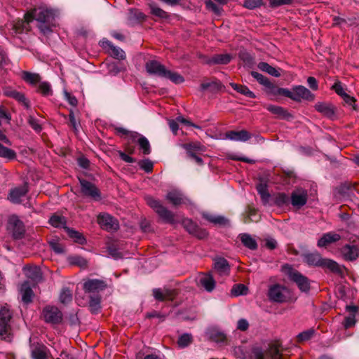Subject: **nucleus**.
Returning <instances> with one entry per match:
<instances>
[{
  "mask_svg": "<svg viewBox=\"0 0 359 359\" xmlns=\"http://www.w3.org/2000/svg\"><path fill=\"white\" fill-rule=\"evenodd\" d=\"M55 18L53 10L46 7H39L33 9L27 13V19L28 21L36 20L39 22V29L44 34H47L51 32L52 22Z\"/></svg>",
  "mask_w": 359,
  "mask_h": 359,
  "instance_id": "obj_1",
  "label": "nucleus"
},
{
  "mask_svg": "<svg viewBox=\"0 0 359 359\" xmlns=\"http://www.w3.org/2000/svg\"><path fill=\"white\" fill-rule=\"evenodd\" d=\"M280 346L278 341H275L271 342L264 351L259 347L253 348L250 353V359H281Z\"/></svg>",
  "mask_w": 359,
  "mask_h": 359,
  "instance_id": "obj_2",
  "label": "nucleus"
},
{
  "mask_svg": "<svg viewBox=\"0 0 359 359\" xmlns=\"http://www.w3.org/2000/svg\"><path fill=\"white\" fill-rule=\"evenodd\" d=\"M267 297L272 302L285 303L291 299V292L287 287L276 283L269 287Z\"/></svg>",
  "mask_w": 359,
  "mask_h": 359,
  "instance_id": "obj_3",
  "label": "nucleus"
},
{
  "mask_svg": "<svg viewBox=\"0 0 359 359\" xmlns=\"http://www.w3.org/2000/svg\"><path fill=\"white\" fill-rule=\"evenodd\" d=\"M145 200L147 205L151 207L163 221L168 223L174 222V214L164 207L158 200L150 196H146Z\"/></svg>",
  "mask_w": 359,
  "mask_h": 359,
  "instance_id": "obj_4",
  "label": "nucleus"
},
{
  "mask_svg": "<svg viewBox=\"0 0 359 359\" xmlns=\"http://www.w3.org/2000/svg\"><path fill=\"white\" fill-rule=\"evenodd\" d=\"M6 229L15 239L21 238L25 233V224L16 215H11L8 217Z\"/></svg>",
  "mask_w": 359,
  "mask_h": 359,
  "instance_id": "obj_5",
  "label": "nucleus"
},
{
  "mask_svg": "<svg viewBox=\"0 0 359 359\" xmlns=\"http://www.w3.org/2000/svg\"><path fill=\"white\" fill-rule=\"evenodd\" d=\"M340 254L346 261H355L359 257V245L353 240L341 248Z\"/></svg>",
  "mask_w": 359,
  "mask_h": 359,
  "instance_id": "obj_6",
  "label": "nucleus"
},
{
  "mask_svg": "<svg viewBox=\"0 0 359 359\" xmlns=\"http://www.w3.org/2000/svg\"><path fill=\"white\" fill-rule=\"evenodd\" d=\"M79 180L81 192L84 196L96 201L101 199L100 191L94 184L84 179L79 178Z\"/></svg>",
  "mask_w": 359,
  "mask_h": 359,
  "instance_id": "obj_7",
  "label": "nucleus"
},
{
  "mask_svg": "<svg viewBox=\"0 0 359 359\" xmlns=\"http://www.w3.org/2000/svg\"><path fill=\"white\" fill-rule=\"evenodd\" d=\"M43 317L48 323L58 324L62 320V313L57 307L48 306L43 310Z\"/></svg>",
  "mask_w": 359,
  "mask_h": 359,
  "instance_id": "obj_8",
  "label": "nucleus"
},
{
  "mask_svg": "<svg viewBox=\"0 0 359 359\" xmlns=\"http://www.w3.org/2000/svg\"><path fill=\"white\" fill-rule=\"evenodd\" d=\"M12 313L7 305L3 306L0 309V336L8 333L11 325L10 321Z\"/></svg>",
  "mask_w": 359,
  "mask_h": 359,
  "instance_id": "obj_9",
  "label": "nucleus"
},
{
  "mask_svg": "<svg viewBox=\"0 0 359 359\" xmlns=\"http://www.w3.org/2000/svg\"><path fill=\"white\" fill-rule=\"evenodd\" d=\"M97 222L102 229L106 230H116L118 229V222L109 214H100L97 217Z\"/></svg>",
  "mask_w": 359,
  "mask_h": 359,
  "instance_id": "obj_10",
  "label": "nucleus"
},
{
  "mask_svg": "<svg viewBox=\"0 0 359 359\" xmlns=\"http://www.w3.org/2000/svg\"><path fill=\"white\" fill-rule=\"evenodd\" d=\"M291 203L297 208L304 206L308 200V192L304 189H297L291 194Z\"/></svg>",
  "mask_w": 359,
  "mask_h": 359,
  "instance_id": "obj_11",
  "label": "nucleus"
},
{
  "mask_svg": "<svg viewBox=\"0 0 359 359\" xmlns=\"http://www.w3.org/2000/svg\"><path fill=\"white\" fill-rule=\"evenodd\" d=\"M107 287L104 281L99 279H88L83 283V290L88 293H98Z\"/></svg>",
  "mask_w": 359,
  "mask_h": 359,
  "instance_id": "obj_12",
  "label": "nucleus"
},
{
  "mask_svg": "<svg viewBox=\"0 0 359 359\" xmlns=\"http://www.w3.org/2000/svg\"><path fill=\"white\" fill-rule=\"evenodd\" d=\"M290 278L293 280L303 291L306 292L309 290V283L306 277L302 276L300 273L295 270H290L289 272Z\"/></svg>",
  "mask_w": 359,
  "mask_h": 359,
  "instance_id": "obj_13",
  "label": "nucleus"
},
{
  "mask_svg": "<svg viewBox=\"0 0 359 359\" xmlns=\"http://www.w3.org/2000/svg\"><path fill=\"white\" fill-rule=\"evenodd\" d=\"M314 99V95L303 86H294V97L292 100L300 102L302 100L311 101Z\"/></svg>",
  "mask_w": 359,
  "mask_h": 359,
  "instance_id": "obj_14",
  "label": "nucleus"
},
{
  "mask_svg": "<svg viewBox=\"0 0 359 359\" xmlns=\"http://www.w3.org/2000/svg\"><path fill=\"white\" fill-rule=\"evenodd\" d=\"M28 191V187L26 184L15 187L10 191L8 199L13 203H20L22 201V198L25 196Z\"/></svg>",
  "mask_w": 359,
  "mask_h": 359,
  "instance_id": "obj_15",
  "label": "nucleus"
},
{
  "mask_svg": "<svg viewBox=\"0 0 359 359\" xmlns=\"http://www.w3.org/2000/svg\"><path fill=\"white\" fill-rule=\"evenodd\" d=\"M4 94L6 97H12L15 99L16 101L22 104L26 108L29 107V103L27 99L25 97V95L22 93L17 91L16 90L11 88L6 87L4 88Z\"/></svg>",
  "mask_w": 359,
  "mask_h": 359,
  "instance_id": "obj_16",
  "label": "nucleus"
},
{
  "mask_svg": "<svg viewBox=\"0 0 359 359\" xmlns=\"http://www.w3.org/2000/svg\"><path fill=\"white\" fill-rule=\"evenodd\" d=\"M166 199L174 205L187 204L189 200L179 190L174 189L166 195Z\"/></svg>",
  "mask_w": 359,
  "mask_h": 359,
  "instance_id": "obj_17",
  "label": "nucleus"
},
{
  "mask_svg": "<svg viewBox=\"0 0 359 359\" xmlns=\"http://www.w3.org/2000/svg\"><path fill=\"white\" fill-rule=\"evenodd\" d=\"M145 67L148 73L160 77H163L166 72L165 66L156 60L148 61L145 65Z\"/></svg>",
  "mask_w": 359,
  "mask_h": 359,
  "instance_id": "obj_18",
  "label": "nucleus"
},
{
  "mask_svg": "<svg viewBox=\"0 0 359 359\" xmlns=\"http://www.w3.org/2000/svg\"><path fill=\"white\" fill-rule=\"evenodd\" d=\"M48 353L49 350L42 344H32L31 346L32 359H47Z\"/></svg>",
  "mask_w": 359,
  "mask_h": 359,
  "instance_id": "obj_19",
  "label": "nucleus"
},
{
  "mask_svg": "<svg viewBox=\"0 0 359 359\" xmlns=\"http://www.w3.org/2000/svg\"><path fill=\"white\" fill-rule=\"evenodd\" d=\"M175 295V292L173 290L167 288H156L153 290V296L158 301L172 300Z\"/></svg>",
  "mask_w": 359,
  "mask_h": 359,
  "instance_id": "obj_20",
  "label": "nucleus"
},
{
  "mask_svg": "<svg viewBox=\"0 0 359 359\" xmlns=\"http://www.w3.org/2000/svg\"><path fill=\"white\" fill-rule=\"evenodd\" d=\"M198 285L210 292L215 289V280L210 274H202L198 278Z\"/></svg>",
  "mask_w": 359,
  "mask_h": 359,
  "instance_id": "obj_21",
  "label": "nucleus"
},
{
  "mask_svg": "<svg viewBox=\"0 0 359 359\" xmlns=\"http://www.w3.org/2000/svg\"><path fill=\"white\" fill-rule=\"evenodd\" d=\"M250 134L245 130L240 131L230 130L226 133L225 138L236 142H245L250 138Z\"/></svg>",
  "mask_w": 359,
  "mask_h": 359,
  "instance_id": "obj_22",
  "label": "nucleus"
},
{
  "mask_svg": "<svg viewBox=\"0 0 359 359\" xmlns=\"http://www.w3.org/2000/svg\"><path fill=\"white\" fill-rule=\"evenodd\" d=\"M101 43L103 48H109L108 51L112 57L118 60L125 59V52L121 48L113 46L108 40H102Z\"/></svg>",
  "mask_w": 359,
  "mask_h": 359,
  "instance_id": "obj_23",
  "label": "nucleus"
},
{
  "mask_svg": "<svg viewBox=\"0 0 359 359\" xmlns=\"http://www.w3.org/2000/svg\"><path fill=\"white\" fill-rule=\"evenodd\" d=\"M315 109L324 116L333 118L335 116L334 106L328 102H318L315 105Z\"/></svg>",
  "mask_w": 359,
  "mask_h": 359,
  "instance_id": "obj_24",
  "label": "nucleus"
},
{
  "mask_svg": "<svg viewBox=\"0 0 359 359\" xmlns=\"http://www.w3.org/2000/svg\"><path fill=\"white\" fill-rule=\"evenodd\" d=\"M202 215L204 219L214 225L225 226L229 224V219L221 215H216L209 212H203Z\"/></svg>",
  "mask_w": 359,
  "mask_h": 359,
  "instance_id": "obj_25",
  "label": "nucleus"
},
{
  "mask_svg": "<svg viewBox=\"0 0 359 359\" xmlns=\"http://www.w3.org/2000/svg\"><path fill=\"white\" fill-rule=\"evenodd\" d=\"M214 269L220 276L228 275L230 271L228 262L221 257L215 259Z\"/></svg>",
  "mask_w": 359,
  "mask_h": 359,
  "instance_id": "obj_26",
  "label": "nucleus"
},
{
  "mask_svg": "<svg viewBox=\"0 0 359 359\" xmlns=\"http://www.w3.org/2000/svg\"><path fill=\"white\" fill-rule=\"evenodd\" d=\"M341 239V236L334 232H328L318 240V246L320 248L325 247L327 245L335 243Z\"/></svg>",
  "mask_w": 359,
  "mask_h": 359,
  "instance_id": "obj_27",
  "label": "nucleus"
},
{
  "mask_svg": "<svg viewBox=\"0 0 359 359\" xmlns=\"http://www.w3.org/2000/svg\"><path fill=\"white\" fill-rule=\"evenodd\" d=\"M265 108L270 111L271 114L275 115L277 118H285L287 119L292 116L290 114L287 112L286 109H285L283 107L273 105V104H268L265 106Z\"/></svg>",
  "mask_w": 359,
  "mask_h": 359,
  "instance_id": "obj_28",
  "label": "nucleus"
},
{
  "mask_svg": "<svg viewBox=\"0 0 359 359\" xmlns=\"http://www.w3.org/2000/svg\"><path fill=\"white\" fill-rule=\"evenodd\" d=\"M219 5H217L212 0H205V5L208 11H212L215 14L219 15L223 11L220 6H224L227 4V0H215Z\"/></svg>",
  "mask_w": 359,
  "mask_h": 359,
  "instance_id": "obj_29",
  "label": "nucleus"
},
{
  "mask_svg": "<svg viewBox=\"0 0 359 359\" xmlns=\"http://www.w3.org/2000/svg\"><path fill=\"white\" fill-rule=\"evenodd\" d=\"M20 292L24 303L29 304L32 301L34 293L28 282L26 281L21 285Z\"/></svg>",
  "mask_w": 359,
  "mask_h": 359,
  "instance_id": "obj_30",
  "label": "nucleus"
},
{
  "mask_svg": "<svg viewBox=\"0 0 359 359\" xmlns=\"http://www.w3.org/2000/svg\"><path fill=\"white\" fill-rule=\"evenodd\" d=\"M24 272L26 276L34 282H39L41 279V269L38 266H25Z\"/></svg>",
  "mask_w": 359,
  "mask_h": 359,
  "instance_id": "obj_31",
  "label": "nucleus"
},
{
  "mask_svg": "<svg viewBox=\"0 0 359 359\" xmlns=\"http://www.w3.org/2000/svg\"><path fill=\"white\" fill-rule=\"evenodd\" d=\"M27 13L25 15V20H18L13 25V30L15 34H20L24 32H27L29 29V23L32 21H28L27 19Z\"/></svg>",
  "mask_w": 359,
  "mask_h": 359,
  "instance_id": "obj_32",
  "label": "nucleus"
},
{
  "mask_svg": "<svg viewBox=\"0 0 359 359\" xmlns=\"http://www.w3.org/2000/svg\"><path fill=\"white\" fill-rule=\"evenodd\" d=\"M231 60V56L229 54H219L215 55L211 57L208 61L207 63L209 65H215V64H221L226 65L228 64Z\"/></svg>",
  "mask_w": 359,
  "mask_h": 359,
  "instance_id": "obj_33",
  "label": "nucleus"
},
{
  "mask_svg": "<svg viewBox=\"0 0 359 359\" xmlns=\"http://www.w3.org/2000/svg\"><path fill=\"white\" fill-rule=\"evenodd\" d=\"M239 237L242 243L246 248L252 250H256L257 248V241L250 234L241 233L239 235Z\"/></svg>",
  "mask_w": 359,
  "mask_h": 359,
  "instance_id": "obj_34",
  "label": "nucleus"
},
{
  "mask_svg": "<svg viewBox=\"0 0 359 359\" xmlns=\"http://www.w3.org/2000/svg\"><path fill=\"white\" fill-rule=\"evenodd\" d=\"M221 88H222V84L217 79H214L210 81H203L201 84V88L202 90H209L210 92H217V91L219 90Z\"/></svg>",
  "mask_w": 359,
  "mask_h": 359,
  "instance_id": "obj_35",
  "label": "nucleus"
},
{
  "mask_svg": "<svg viewBox=\"0 0 359 359\" xmlns=\"http://www.w3.org/2000/svg\"><path fill=\"white\" fill-rule=\"evenodd\" d=\"M304 259L309 265L321 266L323 259L318 253H310L305 255Z\"/></svg>",
  "mask_w": 359,
  "mask_h": 359,
  "instance_id": "obj_36",
  "label": "nucleus"
},
{
  "mask_svg": "<svg viewBox=\"0 0 359 359\" xmlns=\"http://www.w3.org/2000/svg\"><path fill=\"white\" fill-rule=\"evenodd\" d=\"M321 267L328 269L331 271L336 273H341V269L340 266L336 262L332 259H323L321 264Z\"/></svg>",
  "mask_w": 359,
  "mask_h": 359,
  "instance_id": "obj_37",
  "label": "nucleus"
},
{
  "mask_svg": "<svg viewBox=\"0 0 359 359\" xmlns=\"http://www.w3.org/2000/svg\"><path fill=\"white\" fill-rule=\"evenodd\" d=\"M230 85L238 93H239L249 98H255V93L252 91H251L247 86H243V85H239V84L234 83H231Z\"/></svg>",
  "mask_w": 359,
  "mask_h": 359,
  "instance_id": "obj_38",
  "label": "nucleus"
},
{
  "mask_svg": "<svg viewBox=\"0 0 359 359\" xmlns=\"http://www.w3.org/2000/svg\"><path fill=\"white\" fill-rule=\"evenodd\" d=\"M257 191L258 194L260 195L261 199L264 205L267 204L271 198V195L269 194L267 187L264 184L259 183L257 185Z\"/></svg>",
  "mask_w": 359,
  "mask_h": 359,
  "instance_id": "obj_39",
  "label": "nucleus"
},
{
  "mask_svg": "<svg viewBox=\"0 0 359 359\" xmlns=\"http://www.w3.org/2000/svg\"><path fill=\"white\" fill-rule=\"evenodd\" d=\"M258 68L269 74L275 76V77H279L280 76V74L278 69H276L275 67L271 66L266 62H261L258 64Z\"/></svg>",
  "mask_w": 359,
  "mask_h": 359,
  "instance_id": "obj_40",
  "label": "nucleus"
},
{
  "mask_svg": "<svg viewBox=\"0 0 359 359\" xmlns=\"http://www.w3.org/2000/svg\"><path fill=\"white\" fill-rule=\"evenodd\" d=\"M184 148L186 149L189 155L192 154H196V153L203 152L205 151V147L200 142H194L186 144Z\"/></svg>",
  "mask_w": 359,
  "mask_h": 359,
  "instance_id": "obj_41",
  "label": "nucleus"
},
{
  "mask_svg": "<svg viewBox=\"0 0 359 359\" xmlns=\"http://www.w3.org/2000/svg\"><path fill=\"white\" fill-rule=\"evenodd\" d=\"M101 297L98 294H93L90 297L89 308L92 313H96L100 309Z\"/></svg>",
  "mask_w": 359,
  "mask_h": 359,
  "instance_id": "obj_42",
  "label": "nucleus"
},
{
  "mask_svg": "<svg viewBox=\"0 0 359 359\" xmlns=\"http://www.w3.org/2000/svg\"><path fill=\"white\" fill-rule=\"evenodd\" d=\"M290 198L285 193H278L273 196V204L278 207H283L289 203Z\"/></svg>",
  "mask_w": 359,
  "mask_h": 359,
  "instance_id": "obj_43",
  "label": "nucleus"
},
{
  "mask_svg": "<svg viewBox=\"0 0 359 359\" xmlns=\"http://www.w3.org/2000/svg\"><path fill=\"white\" fill-rule=\"evenodd\" d=\"M49 223L56 228L65 227L66 219L60 215L54 214L49 219Z\"/></svg>",
  "mask_w": 359,
  "mask_h": 359,
  "instance_id": "obj_44",
  "label": "nucleus"
},
{
  "mask_svg": "<svg viewBox=\"0 0 359 359\" xmlns=\"http://www.w3.org/2000/svg\"><path fill=\"white\" fill-rule=\"evenodd\" d=\"M208 334L210 337L216 342H224L226 338V334L224 332L215 328L210 330Z\"/></svg>",
  "mask_w": 359,
  "mask_h": 359,
  "instance_id": "obj_45",
  "label": "nucleus"
},
{
  "mask_svg": "<svg viewBox=\"0 0 359 359\" xmlns=\"http://www.w3.org/2000/svg\"><path fill=\"white\" fill-rule=\"evenodd\" d=\"M163 78L168 79L176 84L182 83L184 81L183 76H182L180 74L177 72H172L168 69H166Z\"/></svg>",
  "mask_w": 359,
  "mask_h": 359,
  "instance_id": "obj_46",
  "label": "nucleus"
},
{
  "mask_svg": "<svg viewBox=\"0 0 359 359\" xmlns=\"http://www.w3.org/2000/svg\"><path fill=\"white\" fill-rule=\"evenodd\" d=\"M0 157L12 160L15 158L16 153L15 151L4 147L0 143Z\"/></svg>",
  "mask_w": 359,
  "mask_h": 359,
  "instance_id": "obj_47",
  "label": "nucleus"
},
{
  "mask_svg": "<svg viewBox=\"0 0 359 359\" xmlns=\"http://www.w3.org/2000/svg\"><path fill=\"white\" fill-rule=\"evenodd\" d=\"M149 8L151 9V14L159 18L165 19L168 17V13L158 7L156 4H149Z\"/></svg>",
  "mask_w": 359,
  "mask_h": 359,
  "instance_id": "obj_48",
  "label": "nucleus"
},
{
  "mask_svg": "<svg viewBox=\"0 0 359 359\" xmlns=\"http://www.w3.org/2000/svg\"><path fill=\"white\" fill-rule=\"evenodd\" d=\"M22 79L30 84H36L40 81V76L38 74L24 72L22 73Z\"/></svg>",
  "mask_w": 359,
  "mask_h": 359,
  "instance_id": "obj_49",
  "label": "nucleus"
},
{
  "mask_svg": "<svg viewBox=\"0 0 359 359\" xmlns=\"http://www.w3.org/2000/svg\"><path fill=\"white\" fill-rule=\"evenodd\" d=\"M138 136H140V137L138 138L137 142L140 149H142L144 154H149L151 152V147L148 140L144 136L140 135Z\"/></svg>",
  "mask_w": 359,
  "mask_h": 359,
  "instance_id": "obj_50",
  "label": "nucleus"
},
{
  "mask_svg": "<svg viewBox=\"0 0 359 359\" xmlns=\"http://www.w3.org/2000/svg\"><path fill=\"white\" fill-rule=\"evenodd\" d=\"M72 300V292L68 288H63L60 294V301L62 304H67Z\"/></svg>",
  "mask_w": 359,
  "mask_h": 359,
  "instance_id": "obj_51",
  "label": "nucleus"
},
{
  "mask_svg": "<svg viewBox=\"0 0 359 359\" xmlns=\"http://www.w3.org/2000/svg\"><path fill=\"white\" fill-rule=\"evenodd\" d=\"M248 291V287L243 284H237L233 285L231 289V294L237 297L239 295L245 294Z\"/></svg>",
  "mask_w": 359,
  "mask_h": 359,
  "instance_id": "obj_52",
  "label": "nucleus"
},
{
  "mask_svg": "<svg viewBox=\"0 0 359 359\" xmlns=\"http://www.w3.org/2000/svg\"><path fill=\"white\" fill-rule=\"evenodd\" d=\"M252 76L260 84L263 85L266 88L271 82L269 79L262 74L257 72H251Z\"/></svg>",
  "mask_w": 359,
  "mask_h": 359,
  "instance_id": "obj_53",
  "label": "nucleus"
},
{
  "mask_svg": "<svg viewBox=\"0 0 359 359\" xmlns=\"http://www.w3.org/2000/svg\"><path fill=\"white\" fill-rule=\"evenodd\" d=\"M67 233L70 238L74 239V241L80 244H83L85 242L83 236L78 231L73 229H67Z\"/></svg>",
  "mask_w": 359,
  "mask_h": 359,
  "instance_id": "obj_54",
  "label": "nucleus"
},
{
  "mask_svg": "<svg viewBox=\"0 0 359 359\" xmlns=\"http://www.w3.org/2000/svg\"><path fill=\"white\" fill-rule=\"evenodd\" d=\"M314 333L315 330L313 329L304 331L297 335V340L299 342L307 341L314 335Z\"/></svg>",
  "mask_w": 359,
  "mask_h": 359,
  "instance_id": "obj_55",
  "label": "nucleus"
},
{
  "mask_svg": "<svg viewBox=\"0 0 359 359\" xmlns=\"http://www.w3.org/2000/svg\"><path fill=\"white\" fill-rule=\"evenodd\" d=\"M259 219V216L257 215L256 210L249 208L248 210V216L245 219L244 222L248 223L250 222H257Z\"/></svg>",
  "mask_w": 359,
  "mask_h": 359,
  "instance_id": "obj_56",
  "label": "nucleus"
},
{
  "mask_svg": "<svg viewBox=\"0 0 359 359\" xmlns=\"http://www.w3.org/2000/svg\"><path fill=\"white\" fill-rule=\"evenodd\" d=\"M192 340V337L189 334H184L181 335L178 339L177 344L180 347L187 346Z\"/></svg>",
  "mask_w": 359,
  "mask_h": 359,
  "instance_id": "obj_57",
  "label": "nucleus"
},
{
  "mask_svg": "<svg viewBox=\"0 0 359 359\" xmlns=\"http://www.w3.org/2000/svg\"><path fill=\"white\" fill-rule=\"evenodd\" d=\"M183 225H184V228L187 230V231L191 234H193L194 233L196 232V228L198 226L195 223H194L189 219H184Z\"/></svg>",
  "mask_w": 359,
  "mask_h": 359,
  "instance_id": "obj_58",
  "label": "nucleus"
},
{
  "mask_svg": "<svg viewBox=\"0 0 359 359\" xmlns=\"http://www.w3.org/2000/svg\"><path fill=\"white\" fill-rule=\"evenodd\" d=\"M39 90L43 95H50L52 93L51 86L48 82H41L39 85Z\"/></svg>",
  "mask_w": 359,
  "mask_h": 359,
  "instance_id": "obj_59",
  "label": "nucleus"
},
{
  "mask_svg": "<svg viewBox=\"0 0 359 359\" xmlns=\"http://www.w3.org/2000/svg\"><path fill=\"white\" fill-rule=\"evenodd\" d=\"M139 165L140 168L144 170L146 172H151L154 167L153 163L149 159H144L140 161Z\"/></svg>",
  "mask_w": 359,
  "mask_h": 359,
  "instance_id": "obj_60",
  "label": "nucleus"
},
{
  "mask_svg": "<svg viewBox=\"0 0 359 359\" xmlns=\"http://www.w3.org/2000/svg\"><path fill=\"white\" fill-rule=\"evenodd\" d=\"M262 4V0H245L243 6L248 9H255Z\"/></svg>",
  "mask_w": 359,
  "mask_h": 359,
  "instance_id": "obj_61",
  "label": "nucleus"
},
{
  "mask_svg": "<svg viewBox=\"0 0 359 359\" xmlns=\"http://www.w3.org/2000/svg\"><path fill=\"white\" fill-rule=\"evenodd\" d=\"M69 116L70 126L72 128L74 133H77L79 132V123L76 121L73 110H70Z\"/></svg>",
  "mask_w": 359,
  "mask_h": 359,
  "instance_id": "obj_62",
  "label": "nucleus"
},
{
  "mask_svg": "<svg viewBox=\"0 0 359 359\" xmlns=\"http://www.w3.org/2000/svg\"><path fill=\"white\" fill-rule=\"evenodd\" d=\"M64 95L65 100L69 102V104L73 107H76L77 105L78 101L75 96L72 95L71 93H68L67 90L64 91Z\"/></svg>",
  "mask_w": 359,
  "mask_h": 359,
  "instance_id": "obj_63",
  "label": "nucleus"
},
{
  "mask_svg": "<svg viewBox=\"0 0 359 359\" xmlns=\"http://www.w3.org/2000/svg\"><path fill=\"white\" fill-rule=\"evenodd\" d=\"M355 324V318L354 315H349L344 319L343 325L346 329L353 326Z\"/></svg>",
  "mask_w": 359,
  "mask_h": 359,
  "instance_id": "obj_64",
  "label": "nucleus"
}]
</instances>
